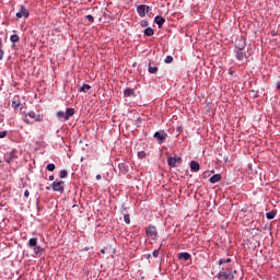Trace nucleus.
<instances>
[{
  "label": "nucleus",
  "mask_w": 280,
  "mask_h": 280,
  "mask_svg": "<svg viewBox=\"0 0 280 280\" xmlns=\"http://www.w3.org/2000/svg\"><path fill=\"white\" fill-rule=\"evenodd\" d=\"M159 255H161V247H159L158 249L153 250L152 257H154L156 259L159 257Z\"/></svg>",
  "instance_id": "30"
},
{
  "label": "nucleus",
  "mask_w": 280,
  "mask_h": 280,
  "mask_svg": "<svg viewBox=\"0 0 280 280\" xmlns=\"http://www.w3.org/2000/svg\"><path fill=\"white\" fill-rule=\"evenodd\" d=\"M46 170H47L48 172H54V170H56V164H54V163L48 164V165L46 166Z\"/></svg>",
  "instance_id": "29"
},
{
  "label": "nucleus",
  "mask_w": 280,
  "mask_h": 280,
  "mask_svg": "<svg viewBox=\"0 0 280 280\" xmlns=\"http://www.w3.org/2000/svg\"><path fill=\"white\" fill-rule=\"evenodd\" d=\"M96 180H102V175H96Z\"/></svg>",
  "instance_id": "40"
},
{
  "label": "nucleus",
  "mask_w": 280,
  "mask_h": 280,
  "mask_svg": "<svg viewBox=\"0 0 280 280\" xmlns=\"http://www.w3.org/2000/svg\"><path fill=\"white\" fill-rule=\"evenodd\" d=\"M236 50H245L246 49V40L241 39L238 44H235Z\"/></svg>",
  "instance_id": "18"
},
{
  "label": "nucleus",
  "mask_w": 280,
  "mask_h": 280,
  "mask_svg": "<svg viewBox=\"0 0 280 280\" xmlns=\"http://www.w3.org/2000/svg\"><path fill=\"white\" fill-rule=\"evenodd\" d=\"M145 233L149 237H151L153 240L159 238V232H156V226H154L152 224L147 228Z\"/></svg>",
  "instance_id": "9"
},
{
  "label": "nucleus",
  "mask_w": 280,
  "mask_h": 280,
  "mask_svg": "<svg viewBox=\"0 0 280 280\" xmlns=\"http://www.w3.org/2000/svg\"><path fill=\"white\" fill-rule=\"evenodd\" d=\"M102 255H106V249H101Z\"/></svg>",
  "instance_id": "42"
},
{
  "label": "nucleus",
  "mask_w": 280,
  "mask_h": 280,
  "mask_svg": "<svg viewBox=\"0 0 280 280\" xmlns=\"http://www.w3.org/2000/svg\"><path fill=\"white\" fill-rule=\"evenodd\" d=\"M67 176H69V172H67V170H61L59 172V178H67Z\"/></svg>",
  "instance_id": "24"
},
{
  "label": "nucleus",
  "mask_w": 280,
  "mask_h": 280,
  "mask_svg": "<svg viewBox=\"0 0 280 280\" xmlns=\"http://www.w3.org/2000/svg\"><path fill=\"white\" fill-rule=\"evenodd\" d=\"M89 91H91V85L84 83L80 89H79V93H89Z\"/></svg>",
  "instance_id": "19"
},
{
  "label": "nucleus",
  "mask_w": 280,
  "mask_h": 280,
  "mask_svg": "<svg viewBox=\"0 0 280 280\" xmlns=\"http://www.w3.org/2000/svg\"><path fill=\"white\" fill-rule=\"evenodd\" d=\"M276 217H277V210H271L266 213L267 220H275Z\"/></svg>",
  "instance_id": "20"
},
{
  "label": "nucleus",
  "mask_w": 280,
  "mask_h": 280,
  "mask_svg": "<svg viewBox=\"0 0 280 280\" xmlns=\"http://www.w3.org/2000/svg\"><path fill=\"white\" fill-rule=\"evenodd\" d=\"M85 19H88L90 23H95V18H93V15H85Z\"/></svg>",
  "instance_id": "31"
},
{
  "label": "nucleus",
  "mask_w": 280,
  "mask_h": 280,
  "mask_svg": "<svg viewBox=\"0 0 280 280\" xmlns=\"http://www.w3.org/2000/svg\"><path fill=\"white\" fill-rule=\"evenodd\" d=\"M124 220L126 224H130V214H125Z\"/></svg>",
  "instance_id": "33"
},
{
  "label": "nucleus",
  "mask_w": 280,
  "mask_h": 280,
  "mask_svg": "<svg viewBox=\"0 0 280 280\" xmlns=\"http://www.w3.org/2000/svg\"><path fill=\"white\" fill-rule=\"evenodd\" d=\"M148 12H150V7L148 4H140L137 7V13L141 19L145 18Z\"/></svg>",
  "instance_id": "10"
},
{
  "label": "nucleus",
  "mask_w": 280,
  "mask_h": 280,
  "mask_svg": "<svg viewBox=\"0 0 280 280\" xmlns=\"http://www.w3.org/2000/svg\"><path fill=\"white\" fill-rule=\"evenodd\" d=\"M183 161V159L180 158H173V156H168L167 158V165L170 167H176V164H180V162Z\"/></svg>",
  "instance_id": "11"
},
{
  "label": "nucleus",
  "mask_w": 280,
  "mask_h": 280,
  "mask_svg": "<svg viewBox=\"0 0 280 280\" xmlns=\"http://www.w3.org/2000/svg\"><path fill=\"white\" fill-rule=\"evenodd\" d=\"M277 89H279V90H280V82H278V83H277Z\"/></svg>",
  "instance_id": "45"
},
{
  "label": "nucleus",
  "mask_w": 280,
  "mask_h": 280,
  "mask_svg": "<svg viewBox=\"0 0 280 280\" xmlns=\"http://www.w3.org/2000/svg\"><path fill=\"white\" fill-rule=\"evenodd\" d=\"M154 23L158 25L159 30H161V27H163V25L165 24V18H163L162 15H156L154 18Z\"/></svg>",
  "instance_id": "14"
},
{
  "label": "nucleus",
  "mask_w": 280,
  "mask_h": 280,
  "mask_svg": "<svg viewBox=\"0 0 280 280\" xmlns=\"http://www.w3.org/2000/svg\"><path fill=\"white\" fill-rule=\"evenodd\" d=\"M27 246L33 250V257H42V255L45 253V248L38 245V238L36 237L30 238Z\"/></svg>",
  "instance_id": "1"
},
{
  "label": "nucleus",
  "mask_w": 280,
  "mask_h": 280,
  "mask_svg": "<svg viewBox=\"0 0 280 280\" xmlns=\"http://www.w3.org/2000/svg\"><path fill=\"white\" fill-rule=\"evenodd\" d=\"M24 198H30V190L24 191Z\"/></svg>",
  "instance_id": "37"
},
{
  "label": "nucleus",
  "mask_w": 280,
  "mask_h": 280,
  "mask_svg": "<svg viewBox=\"0 0 280 280\" xmlns=\"http://www.w3.org/2000/svg\"><path fill=\"white\" fill-rule=\"evenodd\" d=\"M236 51V60H244L246 58V54L244 50H235Z\"/></svg>",
  "instance_id": "21"
},
{
  "label": "nucleus",
  "mask_w": 280,
  "mask_h": 280,
  "mask_svg": "<svg viewBox=\"0 0 280 280\" xmlns=\"http://www.w3.org/2000/svg\"><path fill=\"white\" fill-rule=\"evenodd\" d=\"M55 176L54 175H50L49 177H48V180H55Z\"/></svg>",
  "instance_id": "39"
},
{
  "label": "nucleus",
  "mask_w": 280,
  "mask_h": 280,
  "mask_svg": "<svg viewBox=\"0 0 280 280\" xmlns=\"http://www.w3.org/2000/svg\"><path fill=\"white\" fill-rule=\"evenodd\" d=\"M224 264H231V258H226V259L220 258L219 259V266H222Z\"/></svg>",
  "instance_id": "26"
},
{
  "label": "nucleus",
  "mask_w": 280,
  "mask_h": 280,
  "mask_svg": "<svg viewBox=\"0 0 280 280\" xmlns=\"http://www.w3.org/2000/svg\"><path fill=\"white\" fill-rule=\"evenodd\" d=\"M46 189L50 191H58L59 194H65V182L63 180H55L50 186H47Z\"/></svg>",
  "instance_id": "3"
},
{
  "label": "nucleus",
  "mask_w": 280,
  "mask_h": 280,
  "mask_svg": "<svg viewBox=\"0 0 280 280\" xmlns=\"http://www.w3.org/2000/svg\"><path fill=\"white\" fill-rule=\"evenodd\" d=\"M73 115H75V109L71 107L67 108L66 112H57L58 119H63L65 121H69Z\"/></svg>",
  "instance_id": "4"
},
{
  "label": "nucleus",
  "mask_w": 280,
  "mask_h": 280,
  "mask_svg": "<svg viewBox=\"0 0 280 280\" xmlns=\"http://www.w3.org/2000/svg\"><path fill=\"white\" fill-rule=\"evenodd\" d=\"M164 242H165V241H162L161 245L159 246L160 250H161V248H162Z\"/></svg>",
  "instance_id": "43"
},
{
  "label": "nucleus",
  "mask_w": 280,
  "mask_h": 280,
  "mask_svg": "<svg viewBox=\"0 0 280 280\" xmlns=\"http://www.w3.org/2000/svg\"><path fill=\"white\" fill-rule=\"evenodd\" d=\"M12 47H16V45L13 44Z\"/></svg>",
  "instance_id": "48"
},
{
  "label": "nucleus",
  "mask_w": 280,
  "mask_h": 280,
  "mask_svg": "<svg viewBox=\"0 0 280 280\" xmlns=\"http://www.w3.org/2000/svg\"><path fill=\"white\" fill-rule=\"evenodd\" d=\"M125 97H135V89L127 88L124 90Z\"/></svg>",
  "instance_id": "17"
},
{
  "label": "nucleus",
  "mask_w": 280,
  "mask_h": 280,
  "mask_svg": "<svg viewBox=\"0 0 280 280\" xmlns=\"http://www.w3.org/2000/svg\"><path fill=\"white\" fill-rule=\"evenodd\" d=\"M153 139L158 140V143H160V145H163V143H165V139H167V133L165 132V130L155 131L153 135Z\"/></svg>",
  "instance_id": "6"
},
{
  "label": "nucleus",
  "mask_w": 280,
  "mask_h": 280,
  "mask_svg": "<svg viewBox=\"0 0 280 280\" xmlns=\"http://www.w3.org/2000/svg\"><path fill=\"white\" fill-rule=\"evenodd\" d=\"M21 38L19 37V35L14 34V35H11L10 37V40L11 43H19Z\"/></svg>",
  "instance_id": "28"
},
{
  "label": "nucleus",
  "mask_w": 280,
  "mask_h": 280,
  "mask_svg": "<svg viewBox=\"0 0 280 280\" xmlns=\"http://www.w3.org/2000/svg\"><path fill=\"white\" fill-rule=\"evenodd\" d=\"M145 156H147V153L144 151H139L138 152V158L145 159Z\"/></svg>",
  "instance_id": "32"
},
{
  "label": "nucleus",
  "mask_w": 280,
  "mask_h": 280,
  "mask_svg": "<svg viewBox=\"0 0 280 280\" xmlns=\"http://www.w3.org/2000/svg\"><path fill=\"white\" fill-rule=\"evenodd\" d=\"M3 54H4L3 48H0V60H3Z\"/></svg>",
  "instance_id": "36"
},
{
  "label": "nucleus",
  "mask_w": 280,
  "mask_h": 280,
  "mask_svg": "<svg viewBox=\"0 0 280 280\" xmlns=\"http://www.w3.org/2000/svg\"><path fill=\"white\" fill-rule=\"evenodd\" d=\"M147 259H152V254H148Z\"/></svg>",
  "instance_id": "41"
},
{
  "label": "nucleus",
  "mask_w": 280,
  "mask_h": 280,
  "mask_svg": "<svg viewBox=\"0 0 280 280\" xmlns=\"http://www.w3.org/2000/svg\"><path fill=\"white\" fill-rule=\"evenodd\" d=\"M16 19H30V11L25 5H20L19 12L15 14Z\"/></svg>",
  "instance_id": "8"
},
{
  "label": "nucleus",
  "mask_w": 280,
  "mask_h": 280,
  "mask_svg": "<svg viewBox=\"0 0 280 280\" xmlns=\"http://www.w3.org/2000/svg\"><path fill=\"white\" fill-rule=\"evenodd\" d=\"M143 34H144V36H154V28H152V27H147V28L143 31Z\"/></svg>",
  "instance_id": "23"
},
{
  "label": "nucleus",
  "mask_w": 280,
  "mask_h": 280,
  "mask_svg": "<svg viewBox=\"0 0 280 280\" xmlns=\"http://www.w3.org/2000/svg\"><path fill=\"white\" fill-rule=\"evenodd\" d=\"M141 27H148L149 23L145 20L140 21Z\"/></svg>",
  "instance_id": "35"
},
{
  "label": "nucleus",
  "mask_w": 280,
  "mask_h": 280,
  "mask_svg": "<svg viewBox=\"0 0 280 280\" xmlns=\"http://www.w3.org/2000/svg\"><path fill=\"white\" fill-rule=\"evenodd\" d=\"M232 272H233V277H235V275H237V270H234Z\"/></svg>",
  "instance_id": "44"
},
{
  "label": "nucleus",
  "mask_w": 280,
  "mask_h": 280,
  "mask_svg": "<svg viewBox=\"0 0 280 280\" xmlns=\"http://www.w3.org/2000/svg\"><path fill=\"white\" fill-rule=\"evenodd\" d=\"M5 162L11 164L14 159H19V151L16 149H13L10 152H7L4 154Z\"/></svg>",
  "instance_id": "7"
},
{
  "label": "nucleus",
  "mask_w": 280,
  "mask_h": 280,
  "mask_svg": "<svg viewBox=\"0 0 280 280\" xmlns=\"http://www.w3.org/2000/svg\"><path fill=\"white\" fill-rule=\"evenodd\" d=\"M0 48H3V39L0 37Z\"/></svg>",
  "instance_id": "38"
},
{
  "label": "nucleus",
  "mask_w": 280,
  "mask_h": 280,
  "mask_svg": "<svg viewBox=\"0 0 280 280\" xmlns=\"http://www.w3.org/2000/svg\"><path fill=\"white\" fill-rule=\"evenodd\" d=\"M23 121L28 125L35 124V121H43V115L36 114V112H28L25 114Z\"/></svg>",
  "instance_id": "2"
},
{
  "label": "nucleus",
  "mask_w": 280,
  "mask_h": 280,
  "mask_svg": "<svg viewBox=\"0 0 280 280\" xmlns=\"http://www.w3.org/2000/svg\"><path fill=\"white\" fill-rule=\"evenodd\" d=\"M81 161H84V158H81Z\"/></svg>",
  "instance_id": "49"
},
{
  "label": "nucleus",
  "mask_w": 280,
  "mask_h": 280,
  "mask_svg": "<svg viewBox=\"0 0 280 280\" xmlns=\"http://www.w3.org/2000/svg\"><path fill=\"white\" fill-rule=\"evenodd\" d=\"M8 137V131H0V139H5Z\"/></svg>",
  "instance_id": "34"
},
{
  "label": "nucleus",
  "mask_w": 280,
  "mask_h": 280,
  "mask_svg": "<svg viewBox=\"0 0 280 280\" xmlns=\"http://www.w3.org/2000/svg\"><path fill=\"white\" fill-rule=\"evenodd\" d=\"M164 62L166 63V65H172V62H174V57H172V56H166V58L164 59Z\"/></svg>",
  "instance_id": "27"
},
{
  "label": "nucleus",
  "mask_w": 280,
  "mask_h": 280,
  "mask_svg": "<svg viewBox=\"0 0 280 280\" xmlns=\"http://www.w3.org/2000/svg\"><path fill=\"white\" fill-rule=\"evenodd\" d=\"M148 71L149 73H159V67L152 66V63H149Z\"/></svg>",
  "instance_id": "22"
},
{
  "label": "nucleus",
  "mask_w": 280,
  "mask_h": 280,
  "mask_svg": "<svg viewBox=\"0 0 280 280\" xmlns=\"http://www.w3.org/2000/svg\"><path fill=\"white\" fill-rule=\"evenodd\" d=\"M137 121H141V118H138Z\"/></svg>",
  "instance_id": "47"
},
{
  "label": "nucleus",
  "mask_w": 280,
  "mask_h": 280,
  "mask_svg": "<svg viewBox=\"0 0 280 280\" xmlns=\"http://www.w3.org/2000/svg\"><path fill=\"white\" fill-rule=\"evenodd\" d=\"M19 106H21V101H19V100L12 101V108H14V110H16V108H19Z\"/></svg>",
  "instance_id": "25"
},
{
  "label": "nucleus",
  "mask_w": 280,
  "mask_h": 280,
  "mask_svg": "<svg viewBox=\"0 0 280 280\" xmlns=\"http://www.w3.org/2000/svg\"><path fill=\"white\" fill-rule=\"evenodd\" d=\"M84 250L86 252V250H90V248L89 247H84Z\"/></svg>",
  "instance_id": "46"
},
{
  "label": "nucleus",
  "mask_w": 280,
  "mask_h": 280,
  "mask_svg": "<svg viewBox=\"0 0 280 280\" xmlns=\"http://www.w3.org/2000/svg\"><path fill=\"white\" fill-rule=\"evenodd\" d=\"M189 167H190V172H194V173L200 172V163L196 162L195 160L190 161Z\"/></svg>",
  "instance_id": "12"
},
{
  "label": "nucleus",
  "mask_w": 280,
  "mask_h": 280,
  "mask_svg": "<svg viewBox=\"0 0 280 280\" xmlns=\"http://www.w3.org/2000/svg\"><path fill=\"white\" fill-rule=\"evenodd\" d=\"M118 168L120 174H124V175L128 174V172L130 171V166L128 165V163H119Z\"/></svg>",
  "instance_id": "13"
},
{
  "label": "nucleus",
  "mask_w": 280,
  "mask_h": 280,
  "mask_svg": "<svg viewBox=\"0 0 280 280\" xmlns=\"http://www.w3.org/2000/svg\"><path fill=\"white\" fill-rule=\"evenodd\" d=\"M178 259L179 260H184V261H189V259H191V254L187 253V252H182L178 254Z\"/></svg>",
  "instance_id": "15"
},
{
  "label": "nucleus",
  "mask_w": 280,
  "mask_h": 280,
  "mask_svg": "<svg viewBox=\"0 0 280 280\" xmlns=\"http://www.w3.org/2000/svg\"><path fill=\"white\" fill-rule=\"evenodd\" d=\"M217 279H219V280H233V279H235V276H233V271H229V269L222 268L218 272Z\"/></svg>",
  "instance_id": "5"
},
{
  "label": "nucleus",
  "mask_w": 280,
  "mask_h": 280,
  "mask_svg": "<svg viewBox=\"0 0 280 280\" xmlns=\"http://www.w3.org/2000/svg\"><path fill=\"white\" fill-rule=\"evenodd\" d=\"M211 185H215V183H220L222 180V174H214L210 177Z\"/></svg>",
  "instance_id": "16"
}]
</instances>
